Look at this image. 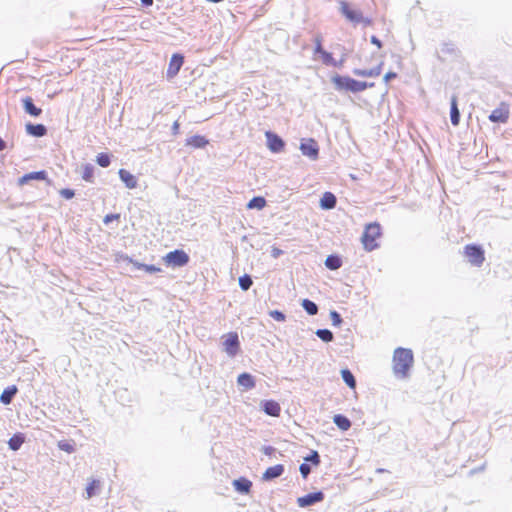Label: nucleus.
I'll return each instance as SVG.
<instances>
[{"label":"nucleus","instance_id":"nucleus-26","mask_svg":"<svg viewBox=\"0 0 512 512\" xmlns=\"http://www.w3.org/2000/svg\"><path fill=\"white\" fill-rule=\"evenodd\" d=\"M24 443V436L22 434H15L8 441L9 448L13 451H17Z\"/></svg>","mask_w":512,"mask_h":512},{"label":"nucleus","instance_id":"nucleus-2","mask_svg":"<svg viewBox=\"0 0 512 512\" xmlns=\"http://www.w3.org/2000/svg\"><path fill=\"white\" fill-rule=\"evenodd\" d=\"M331 81L335 86V89L338 91H350V92H360L365 90L368 87H372L373 83H367L363 81H356L347 76L333 75L331 77Z\"/></svg>","mask_w":512,"mask_h":512},{"label":"nucleus","instance_id":"nucleus-11","mask_svg":"<svg viewBox=\"0 0 512 512\" xmlns=\"http://www.w3.org/2000/svg\"><path fill=\"white\" fill-rule=\"evenodd\" d=\"M324 499V494L322 492H315L311 494H307L305 496L299 497L297 499V504L300 507H307L313 505L315 503L321 502Z\"/></svg>","mask_w":512,"mask_h":512},{"label":"nucleus","instance_id":"nucleus-13","mask_svg":"<svg viewBox=\"0 0 512 512\" xmlns=\"http://www.w3.org/2000/svg\"><path fill=\"white\" fill-rule=\"evenodd\" d=\"M47 173L45 171L30 172L18 179V185L23 186L32 180H46Z\"/></svg>","mask_w":512,"mask_h":512},{"label":"nucleus","instance_id":"nucleus-15","mask_svg":"<svg viewBox=\"0 0 512 512\" xmlns=\"http://www.w3.org/2000/svg\"><path fill=\"white\" fill-rule=\"evenodd\" d=\"M284 472V467L280 464L269 467L266 469V471L263 473L262 479L265 481H270L272 479H275L277 477H280Z\"/></svg>","mask_w":512,"mask_h":512},{"label":"nucleus","instance_id":"nucleus-36","mask_svg":"<svg viewBox=\"0 0 512 512\" xmlns=\"http://www.w3.org/2000/svg\"><path fill=\"white\" fill-rule=\"evenodd\" d=\"M253 282L249 275H244L239 278V285L243 290H248L252 286Z\"/></svg>","mask_w":512,"mask_h":512},{"label":"nucleus","instance_id":"nucleus-30","mask_svg":"<svg viewBox=\"0 0 512 512\" xmlns=\"http://www.w3.org/2000/svg\"><path fill=\"white\" fill-rule=\"evenodd\" d=\"M341 376H342L344 382L350 388H352V389L355 388V386H356L355 378H354L353 374L348 369H342L341 370Z\"/></svg>","mask_w":512,"mask_h":512},{"label":"nucleus","instance_id":"nucleus-24","mask_svg":"<svg viewBox=\"0 0 512 512\" xmlns=\"http://www.w3.org/2000/svg\"><path fill=\"white\" fill-rule=\"evenodd\" d=\"M451 123L454 126H457L459 124L460 120V113L457 107V97L455 95L451 98Z\"/></svg>","mask_w":512,"mask_h":512},{"label":"nucleus","instance_id":"nucleus-20","mask_svg":"<svg viewBox=\"0 0 512 512\" xmlns=\"http://www.w3.org/2000/svg\"><path fill=\"white\" fill-rule=\"evenodd\" d=\"M207 144H208V140L204 136H201V135H193L186 140V145L192 146L194 148H203Z\"/></svg>","mask_w":512,"mask_h":512},{"label":"nucleus","instance_id":"nucleus-46","mask_svg":"<svg viewBox=\"0 0 512 512\" xmlns=\"http://www.w3.org/2000/svg\"><path fill=\"white\" fill-rule=\"evenodd\" d=\"M61 196H63L65 199H71L74 197V191L71 189H62L60 190Z\"/></svg>","mask_w":512,"mask_h":512},{"label":"nucleus","instance_id":"nucleus-41","mask_svg":"<svg viewBox=\"0 0 512 512\" xmlns=\"http://www.w3.org/2000/svg\"><path fill=\"white\" fill-rule=\"evenodd\" d=\"M180 67L181 66H169L166 71V77L168 79L175 77L179 73Z\"/></svg>","mask_w":512,"mask_h":512},{"label":"nucleus","instance_id":"nucleus-35","mask_svg":"<svg viewBox=\"0 0 512 512\" xmlns=\"http://www.w3.org/2000/svg\"><path fill=\"white\" fill-rule=\"evenodd\" d=\"M99 487V481L91 480V482L86 487V499H90L96 494V490Z\"/></svg>","mask_w":512,"mask_h":512},{"label":"nucleus","instance_id":"nucleus-53","mask_svg":"<svg viewBox=\"0 0 512 512\" xmlns=\"http://www.w3.org/2000/svg\"><path fill=\"white\" fill-rule=\"evenodd\" d=\"M5 148V142L0 138V151Z\"/></svg>","mask_w":512,"mask_h":512},{"label":"nucleus","instance_id":"nucleus-34","mask_svg":"<svg viewBox=\"0 0 512 512\" xmlns=\"http://www.w3.org/2000/svg\"><path fill=\"white\" fill-rule=\"evenodd\" d=\"M315 334L324 342H331L333 340V333L328 329H318Z\"/></svg>","mask_w":512,"mask_h":512},{"label":"nucleus","instance_id":"nucleus-37","mask_svg":"<svg viewBox=\"0 0 512 512\" xmlns=\"http://www.w3.org/2000/svg\"><path fill=\"white\" fill-rule=\"evenodd\" d=\"M96 161L101 167H108L110 165V157L105 153L98 154Z\"/></svg>","mask_w":512,"mask_h":512},{"label":"nucleus","instance_id":"nucleus-6","mask_svg":"<svg viewBox=\"0 0 512 512\" xmlns=\"http://www.w3.org/2000/svg\"><path fill=\"white\" fill-rule=\"evenodd\" d=\"M163 261L167 266L183 267L189 262V256L183 250H174L166 254Z\"/></svg>","mask_w":512,"mask_h":512},{"label":"nucleus","instance_id":"nucleus-51","mask_svg":"<svg viewBox=\"0 0 512 512\" xmlns=\"http://www.w3.org/2000/svg\"><path fill=\"white\" fill-rule=\"evenodd\" d=\"M141 2L145 6H151L153 4V0H141Z\"/></svg>","mask_w":512,"mask_h":512},{"label":"nucleus","instance_id":"nucleus-42","mask_svg":"<svg viewBox=\"0 0 512 512\" xmlns=\"http://www.w3.org/2000/svg\"><path fill=\"white\" fill-rule=\"evenodd\" d=\"M305 461L311 462L314 465H318L320 463V457L317 451H313L312 454L308 457H305Z\"/></svg>","mask_w":512,"mask_h":512},{"label":"nucleus","instance_id":"nucleus-10","mask_svg":"<svg viewBox=\"0 0 512 512\" xmlns=\"http://www.w3.org/2000/svg\"><path fill=\"white\" fill-rule=\"evenodd\" d=\"M265 137L267 140V147L273 153L281 152L284 148V141L276 134L267 131L265 133Z\"/></svg>","mask_w":512,"mask_h":512},{"label":"nucleus","instance_id":"nucleus-14","mask_svg":"<svg viewBox=\"0 0 512 512\" xmlns=\"http://www.w3.org/2000/svg\"><path fill=\"white\" fill-rule=\"evenodd\" d=\"M119 177L128 189H134L137 187V178L125 169H120Z\"/></svg>","mask_w":512,"mask_h":512},{"label":"nucleus","instance_id":"nucleus-39","mask_svg":"<svg viewBox=\"0 0 512 512\" xmlns=\"http://www.w3.org/2000/svg\"><path fill=\"white\" fill-rule=\"evenodd\" d=\"M330 319L332 321V325L334 326H340V324L342 323V318L340 314L336 311L330 312Z\"/></svg>","mask_w":512,"mask_h":512},{"label":"nucleus","instance_id":"nucleus-43","mask_svg":"<svg viewBox=\"0 0 512 512\" xmlns=\"http://www.w3.org/2000/svg\"><path fill=\"white\" fill-rule=\"evenodd\" d=\"M183 61H184L183 55L179 54V53H175L172 55L169 64H182Z\"/></svg>","mask_w":512,"mask_h":512},{"label":"nucleus","instance_id":"nucleus-8","mask_svg":"<svg viewBox=\"0 0 512 512\" xmlns=\"http://www.w3.org/2000/svg\"><path fill=\"white\" fill-rule=\"evenodd\" d=\"M465 256L468 258L469 262L473 265H481L484 261V252L483 250L474 245H468L465 247Z\"/></svg>","mask_w":512,"mask_h":512},{"label":"nucleus","instance_id":"nucleus-38","mask_svg":"<svg viewBox=\"0 0 512 512\" xmlns=\"http://www.w3.org/2000/svg\"><path fill=\"white\" fill-rule=\"evenodd\" d=\"M269 315L278 322H284L286 320V316L284 315V313L278 310L269 311Z\"/></svg>","mask_w":512,"mask_h":512},{"label":"nucleus","instance_id":"nucleus-49","mask_svg":"<svg viewBox=\"0 0 512 512\" xmlns=\"http://www.w3.org/2000/svg\"><path fill=\"white\" fill-rule=\"evenodd\" d=\"M396 77V74L395 73H392V72H388L384 75V81L387 83L389 82L391 79L395 78Z\"/></svg>","mask_w":512,"mask_h":512},{"label":"nucleus","instance_id":"nucleus-27","mask_svg":"<svg viewBox=\"0 0 512 512\" xmlns=\"http://www.w3.org/2000/svg\"><path fill=\"white\" fill-rule=\"evenodd\" d=\"M325 265L331 270H336L341 267L342 262L338 256L330 255L326 258Z\"/></svg>","mask_w":512,"mask_h":512},{"label":"nucleus","instance_id":"nucleus-52","mask_svg":"<svg viewBox=\"0 0 512 512\" xmlns=\"http://www.w3.org/2000/svg\"><path fill=\"white\" fill-rule=\"evenodd\" d=\"M372 43L376 44L378 47H380V41L375 37L373 36L372 39H371Z\"/></svg>","mask_w":512,"mask_h":512},{"label":"nucleus","instance_id":"nucleus-28","mask_svg":"<svg viewBox=\"0 0 512 512\" xmlns=\"http://www.w3.org/2000/svg\"><path fill=\"white\" fill-rule=\"evenodd\" d=\"M380 66H375L371 69H355L354 73L359 76H378L380 74Z\"/></svg>","mask_w":512,"mask_h":512},{"label":"nucleus","instance_id":"nucleus-44","mask_svg":"<svg viewBox=\"0 0 512 512\" xmlns=\"http://www.w3.org/2000/svg\"><path fill=\"white\" fill-rule=\"evenodd\" d=\"M299 470H300L301 475L304 478H306L309 475L310 471H311L310 466L308 464H306V463L301 464L300 467H299Z\"/></svg>","mask_w":512,"mask_h":512},{"label":"nucleus","instance_id":"nucleus-3","mask_svg":"<svg viewBox=\"0 0 512 512\" xmlns=\"http://www.w3.org/2000/svg\"><path fill=\"white\" fill-rule=\"evenodd\" d=\"M380 235L381 229L379 224L371 223L367 225L361 238L364 249L367 251H372L377 248L378 244L376 243V240L380 237Z\"/></svg>","mask_w":512,"mask_h":512},{"label":"nucleus","instance_id":"nucleus-31","mask_svg":"<svg viewBox=\"0 0 512 512\" xmlns=\"http://www.w3.org/2000/svg\"><path fill=\"white\" fill-rule=\"evenodd\" d=\"M302 307L305 309V311H306L309 315H315V314H317V312H318V307H317V305H316L314 302H312V301H310V300H308V299H304V300L302 301Z\"/></svg>","mask_w":512,"mask_h":512},{"label":"nucleus","instance_id":"nucleus-25","mask_svg":"<svg viewBox=\"0 0 512 512\" xmlns=\"http://www.w3.org/2000/svg\"><path fill=\"white\" fill-rule=\"evenodd\" d=\"M334 423L343 431L348 430L351 427L350 420L342 415H335L333 418Z\"/></svg>","mask_w":512,"mask_h":512},{"label":"nucleus","instance_id":"nucleus-19","mask_svg":"<svg viewBox=\"0 0 512 512\" xmlns=\"http://www.w3.org/2000/svg\"><path fill=\"white\" fill-rule=\"evenodd\" d=\"M336 205V197L334 194L330 192H326L323 194L322 198L320 199V206L322 209H333Z\"/></svg>","mask_w":512,"mask_h":512},{"label":"nucleus","instance_id":"nucleus-7","mask_svg":"<svg viewBox=\"0 0 512 512\" xmlns=\"http://www.w3.org/2000/svg\"><path fill=\"white\" fill-rule=\"evenodd\" d=\"M300 151L304 156H307L311 160H316L319 154V147L313 139H303L299 147Z\"/></svg>","mask_w":512,"mask_h":512},{"label":"nucleus","instance_id":"nucleus-16","mask_svg":"<svg viewBox=\"0 0 512 512\" xmlns=\"http://www.w3.org/2000/svg\"><path fill=\"white\" fill-rule=\"evenodd\" d=\"M237 383L239 386L243 387L244 389H252L255 387V380L252 375L249 373H242L237 378Z\"/></svg>","mask_w":512,"mask_h":512},{"label":"nucleus","instance_id":"nucleus-40","mask_svg":"<svg viewBox=\"0 0 512 512\" xmlns=\"http://www.w3.org/2000/svg\"><path fill=\"white\" fill-rule=\"evenodd\" d=\"M58 447H59L60 450L68 452V453L74 452L73 445L70 444L69 442H66V441H60L58 443Z\"/></svg>","mask_w":512,"mask_h":512},{"label":"nucleus","instance_id":"nucleus-5","mask_svg":"<svg viewBox=\"0 0 512 512\" xmlns=\"http://www.w3.org/2000/svg\"><path fill=\"white\" fill-rule=\"evenodd\" d=\"M340 12L346 17L347 20L354 24L364 23L370 25L371 21L363 17L360 10L350 8L346 1H340Z\"/></svg>","mask_w":512,"mask_h":512},{"label":"nucleus","instance_id":"nucleus-18","mask_svg":"<svg viewBox=\"0 0 512 512\" xmlns=\"http://www.w3.org/2000/svg\"><path fill=\"white\" fill-rule=\"evenodd\" d=\"M26 132L29 134V135H32V136H36V137H42L46 134L47 132V129L44 125L42 124H27L26 125Z\"/></svg>","mask_w":512,"mask_h":512},{"label":"nucleus","instance_id":"nucleus-54","mask_svg":"<svg viewBox=\"0 0 512 512\" xmlns=\"http://www.w3.org/2000/svg\"><path fill=\"white\" fill-rule=\"evenodd\" d=\"M272 450H273V448H271V447H267V448H265V453H266V454H269V453H270V451H272Z\"/></svg>","mask_w":512,"mask_h":512},{"label":"nucleus","instance_id":"nucleus-47","mask_svg":"<svg viewBox=\"0 0 512 512\" xmlns=\"http://www.w3.org/2000/svg\"><path fill=\"white\" fill-rule=\"evenodd\" d=\"M119 218V214H108L104 217V223L105 224H108L110 222H112L113 220H116Z\"/></svg>","mask_w":512,"mask_h":512},{"label":"nucleus","instance_id":"nucleus-50","mask_svg":"<svg viewBox=\"0 0 512 512\" xmlns=\"http://www.w3.org/2000/svg\"><path fill=\"white\" fill-rule=\"evenodd\" d=\"M172 130H173L174 134L178 133V130H179V123H178V121L174 122V124L172 126Z\"/></svg>","mask_w":512,"mask_h":512},{"label":"nucleus","instance_id":"nucleus-12","mask_svg":"<svg viewBox=\"0 0 512 512\" xmlns=\"http://www.w3.org/2000/svg\"><path fill=\"white\" fill-rule=\"evenodd\" d=\"M260 406L262 410L269 416L278 417L281 412V406L274 400L261 401Z\"/></svg>","mask_w":512,"mask_h":512},{"label":"nucleus","instance_id":"nucleus-29","mask_svg":"<svg viewBox=\"0 0 512 512\" xmlns=\"http://www.w3.org/2000/svg\"><path fill=\"white\" fill-rule=\"evenodd\" d=\"M265 205L266 200L263 197H254L248 202L247 208L261 210L262 208L265 207Z\"/></svg>","mask_w":512,"mask_h":512},{"label":"nucleus","instance_id":"nucleus-9","mask_svg":"<svg viewBox=\"0 0 512 512\" xmlns=\"http://www.w3.org/2000/svg\"><path fill=\"white\" fill-rule=\"evenodd\" d=\"M509 118V106L501 103L499 107L494 109L489 115V120L492 122L506 123Z\"/></svg>","mask_w":512,"mask_h":512},{"label":"nucleus","instance_id":"nucleus-1","mask_svg":"<svg viewBox=\"0 0 512 512\" xmlns=\"http://www.w3.org/2000/svg\"><path fill=\"white\" fill-rule=\"evenodd\" d=\"M413 364V353L410 349L397 348L393 355V372L398 378H406Z\"/></svg>","mask_w":512,"mask_h":512},{"label":"nucleus","instance_id":"nucleus-21","mask_svg":"<svg viewBox=\"0 0 512 512\" xmlns=\"http://www.w3.org/2000/svg\"><path fill=\"white\" fill-rule=\"evenodd\" d=\"M23 107L26 113L30 114L31 116L37 117L41 114V109L37 108L30 97H26L22 100Z\"/></svg>","mask_w":512,"mask_h":512},{"label":"nucleus","instance_id":"nucleus-33","mask_svg":"<svg viewBox=\"0 0 512 512\" xmlns=\"http://www.w3.org/2000/svg\"><path fill=\"white\" fill-rule=\"evenodd\" d=\"M134 266L138 269H143L147 273H151V274L161 272V268L154 266V265H148V264H143V263H139V262H134Z\"/></svg>","mask_w":512,"mask_h":512},{"label":"nucleus","instance_id":"nucleus-45","mask_svg":"<svg viewBox=\"0 0 512 512\" xmlns=\"http://www.w3.org/2000/svg\"><path fill=\"white\" fill-rule=\"evenodd\" d=\"M116 261L117 262H127V263H132L134 265V262L131 258H129L127 255L125 254H117L116 255Z\"/></svg>","mask_w":512,"mask_h":512},{"label":"nucleus","instance_id":"nucleus-22","mask_svg":"<svg viewBox=\"0 0 512 512\" xmlns=\"http://www.w3.org/2000/svg\"><path fill=\"white\" fill-rule=\"evenodd\" d=\"M233 486L240 493H248L252 483L246 478H239L233 481Z\"/></svg>","mask_w":512,"mask_h":512},{"label":"nucleus","instance_id":"nucleus-4","mask_svg":"<svg viewBox=\"0 0 512 512\" xmlns=\"http://www.w3.org/2000/svg\"><path fill=\"white\" fill-rule=\"evenodd\" d=\"M223 351L231 358L235 357L240 350V342L237 333L230 332L222 336Z\"/></svg>","mask_w":512,"mask_h":512},{"label":"nucleus","instance_id":"nucleus-23","mask_svg":"<svg viewBox=\"0 0 512 512\" xmlns=\"http://www.w3.org/2000/svg\"><path fill=\"white\" fill-rule=\"evenodd\" d=\"M17 391L18 389L15 385L6 388L0 396V401L5 405L10 404Z\"/></svg>","mask_w":512,"mask_h":512},{"label":"nucleus","instance_id":"nucleus-17","mask_svg":"<svg viewBox=\"0 0 512 512\" xmlns=\"http://www.w3.org/2000/svg\"><path fill=\"white\" fill-rule=\"evenodd\" d=\"M315 60L323 61L324 64H331L333 58L332 55L326 51H324L321 47L320 41L317 40V46L315 51Z\"/></svg>","mask_w":512,"mask_h":512},{"label":"nucleus","instance_id":"nucleus-48","mask_svg":"<svg viewBox=\"0 0 512 512\" xmlns=\"http://www.w3.org/2000/svg\"><path fill=\"white\" fill-rule=\"evenodd\" d=\"M282 254H283V251L281 249H279L277 247H272V249H271V256L273 258L276 259V258H278Z\"/></svg>","mask_w":512,"mask_h":512},{"label":"nucleus","instance_id":"nucleus-32","mask_svg":"<svg viewBox=\"0 0 512 512\" xmlns=\"http://www.w3.org/2000/svg\"><path fill=\"white\" fill-rule=\"evenodd\" d=\"M94 168L91 164H86L83 166L82 170V178L87 182L93 181Z\"/></svg>","mask_w":512,"mask_h":512}]
</instances>
